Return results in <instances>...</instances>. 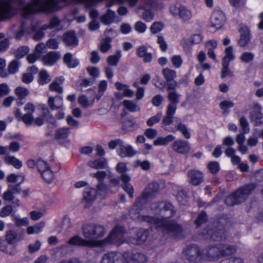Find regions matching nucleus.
Masks as SVG:
<instances>
[{"mask_svg":"<svg viewBox=\"0 0 263 263\" xmlns=\"http://www.w3.org/2000/svg\"><path fill=\"white\" fill-rule=\"evenodd\" d=\"M145 203L138 198L133 205L130 208L129 213L130 217L138 221H145L155 225L158 230L162 231L164 233L177 235L182 230L181 227L174 221L170 220L168 217L172 216L175 211L174 206L170 203L162 202L159 204L161 214L166 216L162 219L141 215L140 212L144 208Z\"/></svg>","mask_w":263,"mask_h":263,"instance_id":"f257e3e1","label":"nucleus"},{"mask_svg":"<svg viewBox=\"0 0 263 263\" xmlns=\"http://www.w3.org/2000/svg\"><path fill=\"white\" fill-rule=\"evenodd\" d=\"M104 227L98 224H85L82 227V235L85 239L78 235L69 239L67 243L70 245L87 247H104L106 240H99L105 234Z\"/></svg>","mask_w":263,"mask_h":263,"instance_id":"f03ea898","label":"nucleus"},{"mask_svg":"<svg viewBox=\"0 0 263 263\" xmlns=\"http://www.w3.org/2000/svg\"><path fill=\"white\" fill-rule=\"evenodd\" d=\"M235 248L230 245L219 243L214 246H210L203 250L204 260H216L221 257L229 256L235 252Z\"/></svg>","mask_w":263,"mask_h":263,"instance_id":"7ed1b4c3","label":"nucleus"},{"mask_svg":"<svg viewBox=\"0 0 263 263\" xmlns=\"http://www.w3.org/2000/svg\"><path fill=\"white\" fill-rule=\"evenodd\" d=\"M254 187L253 184H250L238 189L235 193L227 197L226 203L228 205L233 206L245 201Z\"/></svg>","mask_w":263,"mask_h":263,"instance_id":"20e7f679","label":"nucleus"},{"mask_svg":"<svg viewBox=\"0 0 263 263\" xmlns=\"http://www.w3.org/2000/svg\"><path fill=\"white\" fill-rule=\"evenodd\" d=\"M254 187L253 184H250L238 189L235 193L227 197L226 203L228 205L233 206L245 201Z\"/></svg>","mask_w":263,"mask_h":263,"instance_id":"39448f33","label":"nucleus"},{"mask_svg":"<svg viewBox=\"0 0 263 263\" xmlns=\"http://www.w3.org/2000/svg\"><path fill=\"white\" fill-rule=\"evenodd\" d=\"M125 229L122 226H116L108 236L104 239L106 241L104 243V247L108 244H116L120 245L123 242H128L129 236L125 237Z\"/></svg>","mask_w":263,"mask_h":263,"instance_id":"423d86ee","label":"nucleus"},{"mask_svg":"<svg viewBox=\"0 0 263 263\" xmlns=\"http://www.w3.org/2000/svg\"><path fill=\"white\" fill-rule=\"evenodd\" d=\"M184 254L191 263H198L204 260L203 250L200 251L197 245H193L186 248Z\"/></svg>","mask_w":263,"mask_h":263,"instance_id":"0eeeda50","label":"nucleus"},{"mask_svg":"<svg viewBox=\"0 0 263 263\" xmlns=\"http://www.w3.org/2000/svg\"><path fill=\"white\" fill-rule=\"evenodd\" d=\"M95 91L93 89H89L86 95H81L78 99L79 105L84 108L91 106L93 103L96 97Z\"/></svg>","mask_w":263,"mask_h":263,"instance_id":"6e6552de","label":"nucleus"},{"mask_svg":"<svg viewBox=\"0 0 263 263\" xmlns=\"http://www.w3.org/2000/svg\"><path fill=\"white\" fill-rule=\"evenodd\" d=\"M159 190V184L155 182H153L145 187L141 196L138 198L140 199L143 203H146V200L148 198L152 197L158 193Z\"/></svg>","mask_w":263,"mask_h":263,"instance_id":"1a4fd4ad","label":"nucleus"},{"mask_svg":"<svg viewBox=\"0 0 263 263\" xmlns=\"http://www.w3.org/2000/svg\"><path fill=\"white\" fill-rule=\"evenodd\" d=\"M123 255L126 263H144L147 260L145 255L140 253L127 251L124 252Z\"/></svg>","mask_w":263,"mask_h":263,"instance_id":"9d476101","label":"nucleus"},{"mask_svg":"<svg viewBox=\"0 0 263 263\" xmlns=\"http://www.w3.org/2000/svg\"><path fill=\"white\" fill-rule=\"evenodd\" d=\"M226 22V16L222 11L219 10H215L213 12L211 17V23L212 26L216 29L222 27Z\"/></svg>","mask_w":263,"mask_h":263,"instance_id":"9b49d317","label":"nucleus"},{"mask_svg":"<svg viewBox=\"0 0 263 263\" xmlns=\"http://www.w3.org/2000/svg\"><path fill=\"white\" fill-rule=\"evenodd\" d=\"M174 126L170 127L168 131L174 133L179 130L185 138H190L191 135L189 129L186 125L182 123L181 119L178 117H176L174 118Z\"/></svg>","mask_w":263,"mask_h":263,"instance_id":"f8f14e48","label":"nucleus"},{"mask_svg":"<svg viewBox=\"0 0 263 263\" xmlns=\"http://www.w3.org/2000/svg\"><path fill=\"white\" fill-rule=\"evenodd\" d=\"M176 110L166 108V114L162 120V126L168 131L170 127H174L175 125L174 115Z\"/></svg>","mask_w":263,"mask_h":263,"instance_id":"ddd939ff","label":"nucleus"},{"mask_svg":"<svg viewBox=\"0 0 263 263\" xmlns=\"http://www.w3.org/2000/svg\"><path fill=\"white\" fill-rule=\"evenodd\" d=\"M105 33L106 35V38L101 41L100 45V50L103 53L107 52L110 49L111 37L116 35V32L111 28L106 29Z\"/></svg>","mask_w":263,"mask_h":263,"instance_id":"4468645a","label":"nucleus"},{"mask_svg":"<svg viewBox=\"0 0 263 263\" xmlns=\"http://www.w3.org/2000/svg\"><path fill=\"white\" fill-rule=\"evenodd\" d=\"M189 182L195 186L199 185L203 180L202 173L196 170H189L187 173Z\"/></svg>","mask_w":263,"mask_h":263,"instance_id":"2eb2a0df","label":"nucleus"},{"mask_svg":"<svg viewBox=\"0 0 263 263\" xmlns=\"http://www.w3.org/2000/svg\"><path fill=\"white\" fill-rule=\"evenodd\" d=\"M261 106L258 103L254 105L253 109L250 112V120L255 126H259L261 124L260 119L262 118L261 112Z\"/></svg>","mask_w":263,"mask_h":263,"instance_id":"dca6fc26","label":"nucleus"},{"mask_svg":"<svg viewBox=\"0 0 263 263\" xmlns=\"http://www.w3.org/2000/svg\"><path fill=\"white\" fill-rule=\"evenodd\" d=\"M136 233V238L129 237L128 243L134 245H141L144 242L148 235V232L147 230L140 229L135 231Z\"/></svg>","mask_w":263,"mask_h":263,"instance_id":"f3484780","label":"nucleus"},{"mask_svg":"<svg viewBox=\"0 0 263 263\" xmlns=\"http://www.w3.org/2000/svg\"><path fill=\"white\" fill-rule=\"evenodd\" d=\"M240 36L237 43L240 47H246L250 43L251 39L250 31L246 26L242 27L239 29Z\"/></svg>","mask_w":263,"mask_h":263,"instance_id":"a211bd4d","label":"nucleus"},{"mask_svg":"<svg viewBox=\"0 0 263 263\" xmlns=\"http://www.w3.org/2000/svg\"><path fill=\"white\" fill-rule=\"evenodd\" d=\"M172 149L178 153L186 154L190 152L191 147L187 141L178 140L172 144Z\"/></svg>","mask_w":263,"mask_h":263,"instance_id":"6ab92c4d","label":"nucleus"},{"mask_svg":"<svg viewBox=\"0 0 263 263\" xmlns=\"http://www.w3.org/2000/svg\"><path fill=\"white\" fill-rule=\"evenodd\" d=\"M97 191L93 188H86L83 193V203L85 207L89 206L95 200Z\"/></svg>","mask_w":263,"mask_h":263,"instance_id":"aec40b11","label":"nucleus"},{"mask_svg":"<svg viewBox=\"0 0 263 263\" xmlns=\"http://www.w3.org/2000/svg\"><path fill=\"white\" fill-rule=\"evenodd\" d=\"M60 54L58 52L50 51L42 58V61L45 66L53 65L59 59Z\"/></svg>","mask_w":263,"mask_h":263,"instance_id":"412c9836","label":"nucleus"},{"mask_svg":"<svg viewBox=\"0 0 263 263\" xmlns=\"http://www.w3.org/2000/svg\"><path fill=\"white\" fill-rule=\"evenodd\" d=\"M118 155L122 158L132 157L136 154V151L130 145L122 144L118 150Z\"/></svg>","mask_w":263,"mask_h":263,"instance_id":"4be33fe9","label":"nucleus"},{"mask_svg":"<svg viewBox=\"0 0 263 263\" xmlns=\"http://www.w3.org/2000/svg\"><path fill=\"white\" fill-rule=\"evenodd\" d=\"M64 78L63 76L56 78L52 83L49 85V89L58 93H62L63 92V87L62 86L64 82Z\"/></svg>","mask_w":263,"mask_h":263,"instance_id":"5701e85b","label":"nucleus"},{"mask_svg":"<svg viewBox=\"0 0 263 263\" xmlns=\"http://www.w3.org/2000/svg\"><path fill=\"white\" fill-rule=\"evenodd\" d=\"M121 180L123 182L122 188L126 191L130 198L134 197V190L133 187L129 183L130 180V177L126 174H122Z\"/></svg>","mask_w":263,"mask_h":263,"instance_id":"b1692460","label":"nucleus"},{"mask_svg":"<svg viewBox=\"0 0 263 263\" xmlns=\"http://www.w3.org/2000/svg\"><path fill=\"white\" fill-rule=\"evenodd\" d=\"M63 41L67 46L74 47L78 45V40L73 31L67 32L63 35Z\"/></svg>","mask_w":263,"mask_h":263,"instance_id":"393cba45","label":"nucleus"},{"mask_svg":"<svg viewBox=\"0 0 263 263\" xmlns=\"http://www.w3.org/2000/svg\"><path fill=\"white\" fill-rule=\"evenodd\" d=\"M206 238L209 237L214 241H220L225 240L227 238V235L224 230H217L214 231L213 233L212 230H209L207 232Z\"/></svg>","mask_w":263,"mask_h":263,"instance_id":"a878e982","label":"nucleus"},{"mask_svg":"<svg viewBox=\"0 0 263 263\" xmlns=\"http://www.w3.org/2000/svg\"><path fill=\"white\" fill-rule=\"evenodd\" d=\"M180 96L176 91H168L167 98L169 100V103L166 108L176 110L177 105L179 102Z\"/></svg>","mask_w":263,"mask_h":263,"instance_id":"bb28decb","label":"nucleus"},{"mask_svg":"<svg viewBox=\"0 0 263 263\" xmlns=\"http://www.w3.org/2000/svg\"><path fill=\"white\" fill-rule=\"evenodd\" d=\"M63 99L60 96L49 97L48 100V105L51 110L61 108L63 106Z\"/></svg>","mask_w":263,"mask_h":263,"instance_id":"cd10ccee","label":"nucleus"},{"mask_svg":"<svg viewBox=\"0 0 263 263\" xmlns=\"http://www.w3.org/2000/svg\"><path fill=\"white\" fill-rule=\"evenodd\" d=\"M45 120H48L50 122H52V120H53V118L52 116L50 115L48 109H43L42 115L36 118L34 120L33 119V122L35 125L40 126L44 124Z\"/></svg>","mask_w":263,"mask_h":263,"instance_id":"c85d7f7f","label":"nucleus"},{"mask_svg":"<svg viewBox=\"0 0 263 263\" xmlns=\"http://www.w3.org/2000/svg\"><path fill=\"white\" fill-rule=\"evenodd\" d=\"M137 55L143 59L144 62H149L152 59V54L147 52V48L145 46L142 45L139 46L137 49Z\"/></svg>","mask_w":263,"mask_h":263,"instance_id":"c756f323","label":"nucleus"},{"mask_svg":"<svg viewBox=\"0 0 263 263\" xmlns=\"http://www.w3.org/2000/svg\"><path fill=\"white\" fill-rule=\"evenodd\" d=\"M0 250L10 255L15 254V248L11 245L8 243L7 241L0 239Z\"/></svg>","mask_w":263,"mask_h":263,"instance_id":"7c9ffc66","label":"nucleus"},{"mask_svg":"<svg viewBox=\"0 0 263 263\" xmlns=\"http://www.w3.org/2000/svg\"><path fill=\"white\" fill-rule=\"evenodd\" d=\"M88 165L95 169H103L107 166V162L104 159L91 160L88 162Z\"/></svg>","mask_w":263,"mask_h":263,"instance_id":"2f4dec72","label":"nucleus"},{"mask_svg":"<svg viewBox=\"0 0 263 263\" xmlns=\"http://www.w3.org/2000/svg\"><path fill=\"white\" fill-rule=\"evenodd\" d=\"M107 88V82L105 80L101 81L98 86L97 92H95V97L97 100L100 99V98L104 95L105 91Z\"/></svg>","mask_w":263,"mask_h":263,"instance_id":"473e14b6","label":"nucleus"},{"mask_svg":"<svg viewBox=\"0 0 263 263\" xmlns=\"http://www.w3.org/2000/svg\"><path fill=\"white\" fill-rule=\"evenodd\" d=\"M64 62L69 68H74L79 65V61L73 59L72 54L67 53L64 57Z\"/></svg>","mask_w":263,"mask_h":263,"instance_id":"72a5a7b5","label":"nucleus"},{"mask_svg":"<svg viewBox=\"0 0 263 263\" xmlns=\"http://www.w3.org/2000/svg\"><path fill=\"white\" fill-rule=\"evenodd\" d=\"M224 53L225 55L222 59V63L229 64L230 62L235 59L232 47L229 46L227 47L225 49Z\"/></svg>","mask_w":263,"mask_h":263,"instance_id":"f704fd0d","label":"nucleus"},{"mask_svg":"<svg viewBox=\"0 0 263 263\" xmlns=\"http://www.w3.org/2000/svg\"><path fill=\"white\" fill-rule=\"evenodd\" d=\"M69 133V127H62L56 130L55 137L59 140H64L68 137Z\"/></svg>","mask_w":263,"mask_h":263,"instance_id":"c9c22d12","label":"nucleus"},{"mask_svg":"<svg viewBox=\"0 0 263 263\" xmlns=\"http://www.w3.org/2000/svg\"><path fill=\"white\" fill-rule=\"evenodd\" d=\"M115 17V12L110 9H108L106 14L101 17V22L106 25H108L113 22Z\"/></svg>","mask_w":263,"mask_h":263,"instance_id":"e433bc0d","label":"nucleus"},{"mask_svg":"<svg viewBox=\"0 0 263 263\" xmlns=\"http://www.w3.org/2000/svg\"><path fill=\"white\" fill-rule=\"evenodd\" d=\"M5 163L12 165L16 168H20L22 166V162L14 156H7L5 157Z\"/></svg>","mask_w":263,"mask_h":263,"instance_id":"4c0bfd02","label":"nucleus"},{"mask_svg":"<svg viewBox=\"0 0 263 263\" xmlns=\"http://www.w3.org/2000/svg\"><path fill=\"white\" fill-rule=\"evenodd\" d=\"M174 139L175 137L172 135H169L165 137H159L154 141V144L155 145H166Z\"/></svg>","mask_w":263,"mask_h":263,"instance_id":"58836bf2","label":"nucleus"},{"mask_svg":"<svg viewBox=\"0 0 263 263\" xmlns=\"http://www.w3.org/2000/svg\"><path fill=\"white\" fill-rule=\"evenodd\" d=\"M124 108L130 112L140 111V108L135 102L130 100H125L122 103Z\"/></svg>","mask_w":263,"mask_h":263,"instance_id":"ea45409f","label":"nucleus"},{"mask_svg":"<svg viewBox=\"0 0 263 263\" xmlns=\"http://www.w3.org/2000/svg\"><path fill=\"white\" fill-rule=\"evenodd\" d=\"M45 226V223L41 222L35 224L33 226L28 227L27 229V233L29 235L37 234L41 232Z\"/></svg>","mask_w":263,"mask_h":263,"instance_id":"a19ab883","label":"nucleus"},{"mask_svg":"<svg viewBox=\"0 0 263 263\" xmlns=\"http://www.w3.org/2000/svg\"><path fill=\"white\" fill-rule=\"evenodd\" d=\"M39 76L38 83L40 85H43L51 81L50 76L45 70H42L40 72Z\"/></svg>","mask_w":263,"mask_h":263,"instance_id":"79ce46f5","label":"nucleus"},{"mask_svg":"<svg viewBox=\"0 0 263 263\" xmlns=\"http://www.w3.org/2000/svg\"><path fill=\"white\" fill-rule=\"evenodd\" d=\"M162 74L167 82L173 81L176 77V72L167 68H164L162 70Z\"/></svg>","mask_w":263,"mask_h":263,"instance_id":"37998d69","label":"nucleus"},{"mask_svg":"<svg viewBox=\"0 0 263 263\" xmlns=\"http://www.w3.org/2000/svg\"><path fill=\"white\" fill-rule=\"evenodd\" d=\"M255 58V54L251 52L246 51L243 52L239 57L240 61L245 63L252 62Z\"/></svg>","mask_w":263,"mask_h":263,"instance_id":"c03bdc74","label":"nucleus"},{"mask_svg":"<svg viewBox=\"0 0 263 263\" xmlns=\"http://www.w3.org/2000/svg\"><path fill=\"white\" fill-rule=\"evenodd\" d=\"M6 240L8 243L12 245L19 239L17 237L16 233L13 230H9L6 232Z\"/></svg>","mask_w":263,"mask_h":263,"instance_id":"a18cd8bd","label":"nucleus"},{"mask_svg":"<svg viewBox=\"0 0 263 263\" xmlns=\"http://www.w3.org/2000/svg\"><path fill=\"white\" fill-rule=\"evenodd\" d=\"M12 217L13 221L17 226H26L29 224V220L27 217L21 218L15 215H12Z\"/></svg>","mask_w":263,"mask_h":263,"instance_id":"49530a36","label":"nucleus"},{"mask_svg":"<svg viewBox=\"0 0 263 263\" xmlns=\"http://www.w3.org/2000/svg\"><path fill=\"white\" fill-rule=\"evenodd\" d=\"M16 96L19 99L23 100L29 95L28 89L23 87H17L15 90Z\"/></svg>","mask_w":263,"mask_h":263,"instance_id":"de8ad7c7","label":"nucleus"},{"mask_svg":"<svg viewBox=\"0 0 263 263\" xmlns=\"http://www.w3.org/2000/svg\"><path fill=\"white\" fill-rule=\"evenodd\" d=\"M43 179L48 183L52 182L54 178V174L50 168L46 170L44 172L41 173Z\"/></svg>","mask_w":263,"mask_h":263,"instance_id":"09e8293b","label":"nucleus"},{"mask_svg":"<svg viewBox=\"0 0 263 263\" xmlns=\"http://www.w3.org/2000/svg\"><path fill=\"white\" fill-rule=\"evenodd\" d=\"M234 106V103L232 101L225 100L221 102L219 104L220 108L223 110V114H229V109Z\"/></svg>","mask_w":263,"mask_h":263,"instance_id":"8fccbe9b","label":"nucleus"},{"mask_svg":"<svg viewBox=\"0 0 263 263\" xmlns=\"http://www.w3.org/2000/svg\"><path fill=\"white\" fill-rule=\"evenodd\" d=\"M222 69H221V77L222 78H226L227 77H229L232 78L233 77V73L229 68V64L222 63Z\"/></svg>","mask_w":263,"mask_h":263,"instance_id":"3c124183","label":"nucleus"},{"mask_svg":"<svg viewBox=\"0 0 263 263\" xmlns=\"http://www.w3.org/2000/svg\"><path fill=\"white\" fill-rule=\"evenodd\" d=\"M179 15L183 20H189L192 16L191 11L183 6L179 8Z\"/></svg>","mask_w":263,"mask_h":263,"instance_id":"603ef678","label":"nucleus"},{"mask_svg":"<svg viewBox=\"0 0 263 263\" xmlns=\"http://www.w3.org/2000/svg\"><path fill=\"white\" fill-rule=\"evenodd\" d=\"M162 117V113L159 112L155 116L151 117L146 121V124L148 126H152L156 123H158Z\"/></svg>","mask_w":263,"mask_h":263,"instance_id":"864d4df0","label":"nucleus"},{"mask_svg":"<svg viewBox=\"0 0 263 263\" xmlns=\"http://www.w3.org/2000/svg\"><path fill=\"white\" fill-rule=\"evenodd\" d=\"M121 56V54L120 51L117 52L115 55L109 56L107 59L108 64L111 66H116L119 62Z\"/></svg>","mask_w":263,"mask_h":263,"instance_id":"5fc2aeb1","label":"nucleus"},{"mask_svg":"<svg viewBox=\"0 0 263 263\" xmlns=\"http://www.w3.org/2000/svg\"><path fill=\"white\" fill-rule=\"evenodd\" d=\"M72 227L70 219L68 217H64L61 226L62 230L65 234L68 233Z\"/></svg>","mask_w":263,"mask_h":263,"instance_id":"6e6d98bb","label":"nucleus"},{"mask_svg":"<svg viewBox=\"0 0 263 263\" xmlns=\"http://www.w3.org/2000/svg\"><path fill=\"white\" fill-rule=\"evenodd\" d=\"M239 125L242 128L243 134H248L250 132L248 121L245 117H241L239 119Z\"/></svg>","mask_w":263,"mask_h":263,"instance_id":"4d7b16f0","label":"nucleus"},{"mask_svg":"<svg viewBox=\"0 0 263 263\" xmlns=\"http://www.w3.org/2000/svg\"><path fill=\"white\" fill-rule=\"evenodd\" d=\"M60 20L57 17H53L50 20L49 25H44L41 27L42 30H46L48 28L52 29L60 24Z\"/></svg>","mask_w":263,"mask_h":263,"instance_id":"13d9d810","label":"nucleus"},{"mask_svg":"<svg viewBox=\"0 0 263 263\" xmlns=\"http://www.w3.org/2000/svg\"><path fill=\"white\" fill-rule=\"evenodd\" d=\"M171 62L174 67L179 68L183 63V60L180 55H175L171 58Z\"/></svg>","mask_w":263,"mask_h":263,"instance_id":"bf43d9fd","label":"nucleus"},{"mask_svg":"<svg viewBox=\"0 0 263 263\" xmlns=\"http://www.w3.org/2000/svg\"><path fill=\"white\" fill-rule=\"evenodd\" d=\"M208 167L213 174L217 173L220 169L219 163L216 161L210 162L208 164Z\"/></svg>","mask_w":263,"mask_h":263,"instance_id":"052dcab7","label":"nucleus"},{"mask_svg":"<svg viewBox=\"0 0 263 263\" xmlns=\"http://www.w3.org/2000/svg\"><path fill=\"white\" fill-rule=\"evenodd\" d=\"M36 166L39 172L40 173L44 172L50 168L46 162L41 159H39L36 161Z\"/></svg>","mask_w":263,"mask_h":263,"instance_id":"680f3d73","label":"nucleus"},{"mask_svg":"<svg viewBox=\"0 0 263 263\" xmlns=\"http://www.w3.org/2000/svg\"><path fill=\"white\" fill-rule=\"evenodd\" d=\"M29 52L28 48L26 46L19 47L15 52V56L17 58H21L24 57Z\"/></svg>","mask_w":263,"mask_h":263,"instance_id":"e2e57ef3","label":"nucleus"},{"mask_svg":"<svg viewBox=\"0 0 263 263\" xmlns=\"http://www.w3.org/2000/svg\"><path fill=\"white\" fill-rule=\"evenodd\" d=\"M19 63L16 60L12 61L8 66L9 73L14 74L18 70Z\"/></svg>","mask_w":263,"mask_h":263,"instance_id":"0e129e2a","label":"nucleus"},{"mask_svg":"<svg viewBox=\"0 0 263 263\" xmlns=\"http://www.w3.org/2000/svg\"><path fill=\"white\" fill-rule=\"evenodd\" d=\"M41 243L39 240H36L34 243L30 244L28 247V252L33 253L40 249Z\"/></svg>","mask_w":263,"mask_h":263,"instance_id":"69168bd1","label":"nucleus"},{"mask_svg":"<svg viewBox=\"0 0 263 263\" xmlns=\"http://www.w3.org/2000/svg\"><path fill=\"white\" fill-rule=\"evenodd\" d=\"M134 28L135 30L138 33H143L146 31L147 26L142 22L138 21L135 23Z\"/></svg>","mask_w":263,"mask_h":263,"instance_id":"338daca9","label":"nucleus"},{"mask_svg":"<svg viewBox=\"0 0 263 263\" xmlns=\"http://www.w3.org/2000/svg\"><path fill=\"white\" fill-rule=\"evenodd\" d=\"M163 28V25L160 22H154L151 26L150 30L152 33L155 34L160 32Z\"/></svg>","mask_w":263,"mask_h":263,"instance_id":"774afa93","label":"nucleus"}]
</instances>
